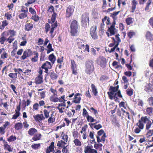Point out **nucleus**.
<instances>
[{
  "mask_svg": "<svg viewBox=\"0 0 153 153\" xmlns=\"http://www.w3.org/2000/svg\"><path fill=\"white\" fill-rule=\"evenodd\" d=\"M16 139V136L12 135L10 136L9 137L7 138V140L9 142H14Z\"/></svg>",
  "mask_w": 153,
  "mask_h": 153,
  "instance_id": "nucleus-42",
  "label": "nucleus"
},
{
  "mask_svg": "<svg viewBox=\"0 0 153 153\" xmlns=\"http://www.w3.org/2000/svg\"><path fill=\"white\" fill-rule=\"evenodd\" d=\"M92 145H88L85 148L84 152L85 153H98L97 150L93 149Z\"/></svg>",
  "mask_w": 153,
  "mask_h": 153,
  "instance_id": "nucleus-13",
  "label": "nucleus"
},
{
  "mask_svg": "<svg viewBox=\"0 0 153 153\" xmlns=\"http://www.w3.org/2000/svg\"><path fill=\"white\" fill-rule=\"evenodd\" d=\"M102 145L101 143H95L94 145V147L99 151H101L102 150Z\"/></svg>",
  "mask_w": 153,
  "mask_h": 153,
  "instance_id": "nucleus-44",
  "label": "nucleus"
},
{
  "mask_svg": "<svg viewBox=\"0 0 153 153\" xmlns=\"http://www.w3.org/2000/svg\"><path fill=\"white\" fill-rule=\"evenodd\" d=\"M146 111L147 114L151 116L153 114V107H148L146 108Z\"/></svg>",
  "mask_w": 153,
  "mask_h": 153,
  "instance_id": "nucleus-36",
  "label": "nucleus"
},
{
  "mask_svg": "<svg viewBox=\"0 0 153 153\" xmlns=\"http://www.w3.org/2000/svg\"><path fill=\"white\" fill-rule=\"evenodd\" d=\"M32 54V51L30 49L25 50L23 52L22 56L21 57V59L24 60L27 57H29Z\"/></svg>",
  "mask_w": 153,
  "mask_h": 153,
  "instance_id": "nucleus-15",
  "label": "nucleus"
},
{
  "mask_svg": "<svg viewBox=\"0 0 153 153\" xmlns=\"http://www.w3.org/2000/svg\"><path fill=\"white\" fill-rule=\"evenodd\" d=\"M144 90L147 93L153 91V86L150 83H146L144 87Z\"/></svg>",
  "mask_w": 153,
  "mask_h": 153,
  "instance_id": "nucleus-17",
  "label": "nucleus"
},
{
  "mask_svg": "<svg viewBox=\"0 0 153 153\" xmlns=\"http://www.w3.org/2000/svg\"><path fill=\"white\" fill-rule=\"evenodd\" d=\"M119 88V86L117 85L116 87H113L112 86H110L109 89V91L107 92L109 98L112 100L113 99V96L114 93L117 92Z\"/></svg>",
  "mask_w": 153,
  "mask_h": 153,
  "instance_id": "nucleus-8",
  "label": "nucleus"
},
{
  "mask_svg": "<svg viewBox=\"0 0 153 153\" xmlns=\"http://www.w3.org/2000/svg\"><path fill=\"white\" fill-rule=\"evenodd\" d=\"M3 147L5 150L9 152H12L13 151V148L11 145L8 144L6 141H4V143L3 144Z\"/></svg>",
  "mask_w": 153,
  "mask_h": 153,
  "instance_id": "nucleus-18",
  "label": "nucleus"
},
{
  "mask_svg": "<svg viewBox=\"0 0 153 153\" xmlns=\"http://www.w3.org/2000/svg\"><path fill=\"white\" fill-rule=\"evenodd\" d=\"M133 58H134V56H132V55H131V60L129 64H126V66L128 68V69L129 70H131L132 69V67L131 65L130 64H131L132 61V59H133Z\"/></svg>",
  "mask_w": 153,
  "mask_h": 153,
  "instance_id": "nucleus-46",
  "label": "nucleus"
},
{
  "mask_svg": "<svg viewBox=\"0 0 153 153\" xmlns=\"http://www.w3.org/2000/svg\"><path fill=\"white\" fill-rule=\"evenodd\" d=\"M58 24L57 21L55 22L54 23L52 24L51 25V28L49 33L51 34L50 36L51 38H53L54 35H53L55 28L57 26Z\"/></svg>",
  "mask_w": 153,
  "mask_h": 153,
  "instance_id": "nucleus-20",
  "label": "nucleus"
},
{
  "mask_svg": "<svg viewBox=\"0 0 153 153\" xmlns=\"http://www.w3.org/2000/svg\"><path fill=\"white\" fill-rule=\"evenodd\" d=\"M115 27H113V26H111L110 27H108V31L110 32L111 35H114L115 33Z\"/></svg>",
  "mask_w": 153,
  "mask_h": 153,
  "instance_id": "nucleus-37",
  "label": "nucleus"
},
{
  "mask_svg": "<svg viewBox=\"0 0 153 153\" xmlns=\"http://www.w3.org/2000/svg\"><path fill=\"white\" fill-rule=\"evenodd\" d=\"M28 13L27 8L24 6H22L18 17L20 19H23L27 16Z\"/></svg>",
  "mask_w": 153,
  "mask_h": 153,
  "instance_id": "nucleus-6",
  "label": "nucleus"
},
{
  "mask_svg": "<svg viewBox=\"0 0 153 153\" xmlns=\"http://www.w3.org/2000/svg\"><path fill=\"white\" fill-rule=\"evenodd\" d=\"M21 102H20L19 105L16 106V109L15 110V113L13 116L12 118V119H16L20 115L21 113L20 111L21 110Z\"/></svg>",
  "mask_w": 153,
  "mask_h": 153,
  "instance_id": "nucleus-10",
  "label": "nucleus"
},
{
  "mask_svg": "<svg viewBox=\"0 0 153 153\" xmlns=\"http://www.w3.org/2000/svg\"><path fill=\"white\" fill-rule=\"evenodd\" d=\"M16 31L14 30H13L10 29L8 30V33L10 34V37H13L15 36L16 35Z\"/></svg>",
  "mask_w": 153,
  "mask_h": 153,
  "instance_id": "nucleus-48",
  "label": "nucleus"
},
{
  "mask_svg": "<svg viewBox=\"0 0 153 153\" xmlns=\"http://www.w3.org/2000/svg\"><path fill=\"white\" fill-rule=\"evenodd\" d=\"M48 59L51 62V63L53 64L56 61V56L54 55L53 53H52L49 55Z\"/></svg>",
  "mask_w": 153,
  "mask_h": 153,
  "instance_id": "nucleus-34",
  "label": "nucleus"
},
{
  "mask_svg": "<svg viewBox=\"0 0 153 153\" xmlns=\"http://www.w3.org/2000/svg\"><path fill=\"white\" fill-rule=\"evenodd\" d=\"M152 3V0H148L147 3L146 4V6L145 8V10H148L149 9V6Z\"/></svg>",
  "mask_w": 153,
  "mask_h": 153,
  "instance_id": "nucleus-62",
  "label": "nucleus"
},
{
  "mask_svg": "<svg viewBox=\"0 0 153 153\" xmlns=\"http://www.w3.org/2000/svg\"><path fill=\"white\" fill-rule=\"evenodd\" d=\"M1 48L4 49V50H2V53L1 55V58L2 59H5L7 58L8 56V54L5 51V49L4 48Z\"/></svg>",
  "mask_w": 153,
  "mask_h": 153,
  "instance_id": "nucleus-30",
  "label": "nucleus"
},
{
  "mask_svg": "<svg viewBox=\"0 0 153 153\" xmlns=\"http://www.w3.org/2000/svg\"><path fill=\"white\" fill-rule=\"evenodd\" d=\"M13 70L15 73H10L8 74V76L11 79L12 81L15 82L17 78V74H19L21 75V73L23 72V71L20 68H14Z\"/></svg>",
  "mask_w": 153,
  "mask_h": 153,
  "instance_id": "nucleus-5",
  "label": "nucleus"
},
{
  "mask_svg": "<svg viewBox=\"0 0 153 153\" xmlns=\"http://www.w3.org/2000/svg\"><path fill=\"white\" fill-rule=\"evenodd\" d=\"M40 146V143H39L38 144H33L32 145L31 147L33 149L36 150L39 148Z\"/></svg>",
  "mask_w": 153,
  "mask_h": 153,
  "instance_id": "nucleus-52",
  "label": "nucleus"
},
{
  "mask_svg": "<svg viewBox=\"0 0 153 153\" xmlns=\"http://www.w3.org/2000/svg\"><path fill=\"white\" fill-rule=\"evenodd\" d=\"M4 16L6 18L7 20H10L12 18V14L8 12L4 14Z\"/></svg>",
  "mask_w": 153,
  "mask_h": 153,
  "instance_id": "nucleus-49",
  "label": "nucleus"
},
{
  "mask_svg": "<svg viewBox=\"0 0 153 153\" xmlns=\"http://www.w3.org/2000/svg\"><path fill=\"white\" fill-rule=\"evenodd\" d=\"M97 27L96 25H93L91 27L90 30V33L92 38L94 39H98V36L96 32Z\"/></svg>",
  "mask_w": 153,
  "mask_h": 153,
  "instance_id": "nucleus-9",
  "label": "nucleus"
},
{
  "mask_svg": "<svg viewBox=\"0 0 153 153\" xmlns=\"http://www.w3.org/2000/svg\"><path fill=\"white\" fill-rule=\"evenodd\" d=\"M135 102H137V105L139 106L143 107V102L142 100L138 99L135 100Z\"/></svg>",
  "mask_w": 153,
  "mask_h": 153,
  "instance_id": "nucleus-50",
  "label": "nucleus"
},
{
  "mask_svg": "<svg viewBox=\"0 0 153 153\" xmlns=\"http://www.w3.org/2000/svg\"><path fill=\"white\" fill-rule=\"evenodd\" d=\"M7 33L6 31H4L2 32L1 34V36L0 37V43L1 45H3L5 41H7V36L9 34Z\"/></svg>",
  "mask_w": 153,
  "mask_h": 153,
  "instance_id": "nucleus-14",
  "label": "nucleus"
},
{
  "mask_svg": "<svg viewBox=\"0 0 153 153\" xmlns=\"http://www.w3.org/2000/svg\"><path fill=\"white\" fill-rule=\"evenodd\" d=\"M57 16V14L56 13H53L52 14L51 19H48V22L50 24L53 23L56 20V17Z\"/></svg>",
  "mask_w": 153,
  "mask_h": 153,
  "instance_id": "nucleus-28",
  "label": "nucleus"
},
{
  "mask_svg": "<svg viewBox=\"0 0 153 153\" xmlns=\"http://www.w3.org/2000/svg\"><path fill=\"white\" fill-rule=\"evenodd\" d=\"M57 96V95H51L50 98V100L51 102H57L59 100V99L58 97H55V96Z\"/></svg>",
  "mask_w": 153,
  "mask_h": 153,
  "instance_id": "nucleus-39",
  "label": "nucleus"
},
{
  "mask_svg": "<svg viewBox=\"0 0 153 153\" xmlns=\"http://www.w3.org/2000/svg\"><path fill=\"white\" fill-rule=\"evenodd\" d=\"M84 41L79 38H77L76 40V45L78 48L80 49H84L85 47V45L83 43Z\"/></svg>",
  "mask_w": 153,
  "mask_h": 153,
  "instance_id": "nucleus-16",
  "label": "nucleus"
},
{
  "mask_svg": "<svg viewBox=\"0 0 153 153\" xmlns=\"http://www.w3.org/2000/svg\"><path fill=\"white\" fill-rule=\"evenodd\" d=\"M33 117L35 120L37 122H40L45 119L42 114H37L36 115H34Z\"/></svg>",
  "mask_w": 153,
  "mask_h": 153,
  "instance_id": "nucleus-19",
  "label": "nucleus"
},
{
  "mask_svg": "<svg viewBox=\"0 0 153 153\" xmlns=\"http://www.w3.org/2000/svg\"><path fill=\"white\" fill-rule=\"evenodd\" d=\"M85 73L88 74H90L94 70V62L91 60L86 61L85 63Z\"/></svg>",
  "mask_w": 153,
  "mask_h": 153,
  "instance_id": "nucleus-3",
  "label": "nucleus"
},
{
  "mask_svg": "<svg viewBox=\"0 0 153 153\" xmlns=\"http://www.w3.org/2000/svg\"><path fill=\"white\" fill-rule=\"evenodd\" d=\"M31 19L33 20L35 22H37L39 20V17L36 14L33 15L30 18Z\"/></svg>",
  "mask_w": 153,
  "mask_h": 153,
  "instance_id": "nucleus-53",
  "label": "nucleus"
},
{
  "mask_svg": "<svg viewBox=\"0 0 153 153\" xmlns=\"http://www.w3.org/2000/svg\"><path fill=\"white\" fill-rule=\"evenodd\" d=\"M8 23L7 22V21L6 20H4L2 21V25H0V29L1 30H3L5 27L8 25Z\"/></svg>",
  "mask_w": 153,
  "mask_h": 153,
  "instance_id": "nucleus-40",
  "label": "nucleus"
},
{
  "mask_svg": "<svg viewBox=\"0 0 153 153\" xmlns=\"http://www.w3.org/2000/svg\"><path fill=\"white\" fill-rule=\"evenodd\" d=\"M145 37L147 40L152 42L153 40V34L151 32L147 31L145 34Z\"/></svg>",
  "mask_w": 153,
  "mask_h": 153,
  "instance_id": "nucleus-22",
  "label": "nucleus"
},
{
  "mask_svg": "<svg viewBox=\"0 0 153 153\" xmlns=\"http://www.w3.org/2000/svg\"><path fill=\"white\" fill-rule=\"evenodd\" d=\"M35 83L36 85L40 84L43 82V76H37L35 78Z\"/></svg>",
  "mask_w": 153,
  "mask_h": 153,
  "instance_id": "nucleus-23",
  "label": "nucleus"
},
{
  "mask_svg": "<svg viewBox=\"0 0 153 153\" xmlns=\"http://www.w3.org/2000/svg\"><path fill=\"white\" fill-rule=\"evenodd\" d=\"M33 136L32 139L34 141L39 140L41 137V134H40L36 133Z\"/></svg>",
  "mask_w": 153,
  "mask_h": 153,
  "instance_id": "nucleus-33",
  "label": "nucleus"
},
{
  "mask_svg": "<svg viewBox=\"0 0 153 153\" xmlns=\"http://www.w3.org/2000/svg\"><path fill=\"white\" fill-rule=\"evenodd\" d=\"M66 144V143L62 140H61L60 141H58L57 143V146L60 147H63L65 146V145Z\"/></svg>",
  "mask_w": 153,
  "mask_h": 153,
  "instance_id": "nucleus-45",
  "label": "nucleus"
},
{
  "mask_svg": "<svg viewBox=\"0 0 153 153\" xmlns=\"http://www.w3.org/2000/svg\"><path fill=\"white\" fill-rule=\"evenodd\" d=\"M71 68L72 70V74L76 75L78 74L77 65L74 60L71 59Z\"/></svg>",
  "mask_w": 153,
  "mask_h": 153,
  "instance_id": "nucleus-12",
  "label": "nucleus"
},
{
  "mask_svg": "<svg viewBox=\"0 0 153 153\" xmlns=\"http://www.w3.org/2000/svg\"><path fill=\"white\" fill-rule=\"evenodd\" d=\"M43 112L45 116L44 117L45 118L47 119L49 117L50 111H48L47 110L45 109L43 110Z\"/></svg>",
  "mask_w": 153,
  "mask_h": 153,
  "instance_id": "nucleus-57",
  "label": "nucleus"
},
{
  "mask_svg": "<svg viewBox=\"0 0 153 153\" xmlns=\"http://www.w3.org/2000/svg\"><path fill=\"white\" fill-rule=\"evenodd\" d=\"M118 62L115 61H114L112 64L113 66L117 68H122V66L121 65H118L117 64Z\"/></svg>",
  "mask_w": 153,
  "mask_h": 153,
  "instance_id": "nucleus-54",
  "label": "nucleus"
},
{
  "mask_svg": "<svg viewBox=\"0 0 153 153\" xmlns=\"http://www.w3.org/2000/svg\"><path fill=\"white\" fill-rule=\"evenodd\" d=\"M126 94L129 96H131L133 94V90L132 89H128L126 90Z\"/></svg>",
  "mask_w": 153,
  "mask_h": 153,
  "instance_id": "nucleus-63",
  "label": "nucleus"
},
{
  "mask_svg": "<svg viewBox=\"0 0 153 153\" xmlns=\"http://www.w3.org/2000/svg\"><path fill=\"white\" fill-rule=\"evenodd\" d=\"M54 115L53 113L51 114L50 117H49L48 120V124L53 123L55 121V118Z\"/></svg>",
  "mask_w": 153,
  "mask_h": 153,
  "instance_id": "nucleus-27",
  "label": "nucleus"
},
{
  "mask_svg": "<svg viewBox=\"0 0 153 153\" xmlns=\"http://www.w3.org/2000/svg\"><path fill=\"white\" fill-rule=\"evenodd\" d=\"M81 100V98L80 97H77V98L75 99V97H74L73 102L76 104L79 103Z\"/></svg>",
  "mask_w": 153,
  "mask_h": 153,
  "instance_id": "nucleus-60",
  "label": "nucleus"
},
{
  "mask_svg": "<svg viewBox=\"0 0 153 153\" xmlns=\"http://www.w3.org/2000/svg\"><path fill=\"white\" fill-rule=\"evenodd\" d=\"M138 4V2L137 0H133L131 1V12L133 13L134 12L136 8V5Z\"/></svg>",
  "mask_w": 153,
  "mask_h": 153,
  "instance_id": "nucleus-21",
  "label": "nucleus"
},
{
  "mask_svg": "<svg viewBox=\"0 0 153 153\" xmlns=\"http://www.w3.org/2000/svg\"><path fill=\"white\" fill-rule=\"evenodd\" d=\"M125 21L127 25H129L132 24L133 22L132 18L131 17H128L127 18Z\"/></svg>",
  "mask_w": 153,
  "mask_h": 153,
  "instance_id": "nucleus-51",
  "label": "nucleus"
},
{
  "mask_svg": "<svg viewBox=\"0 0 153 153\" xmlns=\"http://www.w3.org/2000/svg\"><path fill=\"white\" fill-rule=\"evenodd\" d=\"M52 65L50 62L46 61L45 63H43L42 66V68L45 70V72L48 74V69H51L52 68Z\"/></svg>",
  "mask_w": 153,
  "mask_h": 153,
  "instance_id": "nucleus-11",
  "label": "nucleus"
},
{
  "mask_svg": "<svg viewBox=\"0 0 153 153\" xmlns=\"http://www.w3.org/2000/svg\"><path fill=\"white\" fill-rule=\"evenodd\" d=\"M117 92V93H115L113 96L114 97L113 99H114L115 101H116L118 99L117 97L116 96L117 95V96L120 98L123 97V96L121 94L120 90H118Z\"/></svg>",
  "mask_w": 153,
  "mask_h": 153,
  "instance_id": "nucleus-31",
  "label": "nucleus"
},
{
  "mask_svg": "<svg viewBox=\"0 0 153 153\" xmlns=\"http://www.w3.org/2000/svg\"><path fill=\"white\" fill-rule=\"evenodd\" d=\"M47 48L48 49L47 51V53L48 54L51 52L54 51V49L52 48V44L50 43H49L47 46Z\"/></svg>",
  "mask_w": 153,
  "mask_h": 153,
  "instance_id": "nucleus-47",
  "label": "nucleus"
},
{
  "mask_svg": "<svg viewBox=\"0 0 153 153\" xmlns=\"http://www.w3.org/2000/svg\"><path fill=\"white\" fill-rule=\"evenodd\" d=\"M119 36L120 35L117 34L115 35V38L114 37L111 38L112 39V43H110L109 45L108 46L110 47H113L109 51L110 53L114 51L115 49H116L117 51L120 52V48L117 47L121 41Z\"/></svg>",
  "mask_w": 153,
  "mask_h": 153,
  "instance_id": "nucleus-1",
  "label": "nucleus"
},
{
  "mask_svg": "<svg viewBox=\"0 0 153 153\" xmlns=\"http://www.w3.org/2000/svg\"><path fill=\"white\" fill-rule=\"evenodd\" d=\"M33 53L35 55V56H34L33 57H32L31 59V60L32 62H35L38 61L39 53L36 51H34Z\"/></svg>",
  "mask_w": 153,
  "mask_h": 153,
  "instance_id": "nucleus-35",
  "label": "nucleus"
},
{
  "mask_svg": "<svg viewBox=\"0 0 153 153\" xmlns=\"http://www.w3.org/2000/svg\"><path fill=\"white\" fill-rule=\"evenodd\" d=\"M89 22V14L85 12L83 14L81 17V25L84 27H87L88 24Z\"/></svg>",
  "mask_w": 153,
  "mask_h": 153,
  "instance_id": "nucleus-4",
  "label": "nucleus"
},
{
  "mask_svg": "<svg viewBox=\"0 0 153 153\" xmlns=\"http://www.w3.org/2000/svg\"><path fill=\"white\" fill-rule=\"evenodd\" d=\"M33 27V25L30 23H27L25 26V30L26 31H30L32 30Z\"/></svg>",
  "mask_w": 153,
  "mask_h": 153,
  "instance_id": "nucleus-24",
  "label": "nucleus"
},
{
  "mask_svg": "<svg viewBox=\"0 0 153 153\" xmlns=\"http://www.w3.org/2000/svg\"><path fill=\"white\" fill-rule=\"evenodd\" d=\"M107 62L106 58L101 56H100L96 60L97 63L103 68L106 67Z\"/></svg>",
  "mask_w": 153,
  "mask_h": 153,
  "instance_id": "nucleus-7",
  "label": "nucleus"
},
{
  "mask_svg": "<svg viewBox=\"0 0 153 153\" xmlns=\"http://www.w3.org/2000/svg\"><path fill=\"white\" fill-rule=\"evenodd\" d=\"M38 131L37 130L34 128H30L28 131V134L31 136H32L36 134Z\"/></svg>",
  "mask_w": 153,
  "mask_h": 153,
  "instance_id": "nucleus-29",
  "label": "nucleus"
},
{
  "mask_svg": "<svg viewBox=\"0 0 153 153\" xmlns=\"http://www.w3.org/2000/svg\"><path fill=\"white\" fill-rule=\"evenodd\" d=\"M87 120L88 122L92 123L94 122L96 120L91 116L88 115L87 116Z\"/></svg>",
  "mask_w": 153,
  "mask_h": 153,
  "instance_id": "nucleus-61",
  "label": "nucleus"
},
{
  "mask_svg": "<svg viewBox=\"0 0 153 153\" xmlns=\"http://www.w3.org/2000/svg\"><path fill=\"white\" fill-rule=\"evenodd\" d=\"M136 125L138 126V128L141 129H142L143 128L144 124L140 120H139L138 122L136 123Z\"/></svg>",
  "mask_w": 153,
  "mask_h": 153,
  "instance_id": "nucleus-56",
  "label": "nucleus"
},
{
  "mask_svg": "<svg viewBox=\"0 0 153 153\" xmlns=\"http://www.w3.org/2000/svg\"><path fill=\"white\" fill-rule=\"evenodd\" d=\"M74 143L76 146H80L82 145L81 141L78 139L76 138L74 140Z\"/></svg>",
  "mask_w": 153,
  "mask_h": 153,
  "instance_id": "nucleus-55",
  "label": "nucleus"
},
{
  "mask_svg": "<svg viewBox=\"0 0 153 153\" xmlns=\"http://www.w3.org/2000/svg\"><path fill=\"white\" fill-rule=\"evenodd\" d=\"M147 102H148L149 105L151 106H153V97H151L147 99Z\"/></svg>",
  "mask_w": 153,
  "mask_h": 153,
  "instance_id": "nucleus-59",
  "label": "nucleus"
},
{
  "mask_svg": "<svg viewBox=\"0 0 153 153\" xmlns=\"http://www.w3.org/2000/svg\"><path fill=\"white\" fill-rule=\"evenodd\" d=\"M22 124L21 123H17L14 126V128L16 130H19L22 128Z\"/></svg>",
  "mask_w": 153,
  "mask_h": 153,
  "instance_id": "nucleus-38",
  "label": "nucleus"
},
{
  "mask_svg": "<svg viewBox=\"0 0 153 153\" xmlns=\"http://www.w3.org/2000/svg\"><path fill=\"white\" fill-rule=\"evenodd\" d=\"M23 74H22V75H25V76H30L32 74V71L31 70L27 69L26 70L23 69L22 70Z\"/></svg>",
  "mask_w": 153,
  "mask_h": 153,
  "instance_id": "nucleus-26",
  "label": "nucleus"
},
{
  "mask_svg": "<svg viewBox=\"0 0 153 153\" xmlns=\"http://www.w3.org/2000/svg\"><path fill=\"white\" fill-rule=\"evenodd\" d=\"M50 76L51 79L53 80L57 79L58 77V75L57 74L55 73L54 71H53L51 73Z\"/></svg>",
  "mask_w": 153,
  "mask_h": 153,
  "instance_id": "nucleus-41",
  "label": "nucleus"
},
{
  "mask_svg": "<svg viewBox=\"0 0 153 153\" xmlns=\"http://www.w3.org/2000/svg\"><path fill=\"white\" fill-rule=\"evenodd\" d=\"M78 22L76 20H73L70 24V31L71 35L72 36H76L78 33Z\"/></svg>",
  "mask_w": 153,
  "mask_h": 153,
  "instance_id": "nucleus-2",
  "label": "nucleus"
},
{
  "mask_svg": "<svg viewBox=\"0 0 153 153\" xmlns=\"http://www.w3.org/2000/svg\"><path fill=\"white\" fill-rule=\"evenodd\" d=\"M92 92L95 96H97L98 94V91L96 86L93 84H91Z\"/></svg>",
  "mask_w": 153,
  "mask_h": 153,
  "instance_id": "nucleus-32",
  "label": "nucleus"
},
{
  "mask_svg": "<svg viewBox=\"0 0 153 153\" xmlns=\"http://www.w3.org/2000/svg\"><path fill=\"white\" fill-rule=\"evenodd\" d=\"M120 12V11L117 12H114L111 15V16L112 17L113 19L117 20V17L116 16L119 14Z\"/></svg>",
  "mask_w": 153,
  "mask_h": 153,
  "instance_id": "nucleus-58",
  "label": "nucleus"
},
{
  "mask_svg": "<svg viewBox=\"0 0 153 153\" xmlns=\"http://www.w3.org/2000/svg\"><path fill=\"white\" fill-rule=\"evenodd\" d=\"M136 35V33L133 30H131L128 32L127 33L128 37L129 39H131Z\"/></svg>",
  "mask_w": 153,
  "mask_h": 153,
  "instance_id": "nucleus-43",
  "label": "nucleus"
},
{
  "mask_svg": "<svg viewBox=\"0 0 153 153\" xmlns=\"http://www.w3.org/2000/svg\"><path fill=\"white\" fill-rule=\"evenodd\" d=\"M72 14V10L71 7L69 6L67 7L66 10V16L67 17L69 18Z\"/></svg>",
  "mask_w": 153,
  "mask_h": 153,
  "instance_id": "nucleus-25",
  "label": "nucleus"
},
{
  "mask_svg": "<svg viewBox=\"0 0 153 153\" xmlns=\"http://www.w3.org/2000/svg\"><path fill=\"white\" fill-rule=\"evenodd\" d=\"M139 120H140L142 122H143L144 123H146L147 121H149V120L146 116L142 117Z\"/></svg>",
  "mask_w": 153,
  "mask_h": 153,
  "instance_id": "nucleus-64",
  "label": "nucleus"
}]
</instances>
